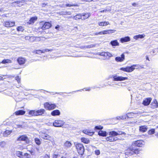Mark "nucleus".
Wrapping results in <instances>:
<instances>
[{
    "instance_id": "0eeeda50",
    "label": "nucleus",
    "mask_w": 158,
    "mask_h": 158,
    "mask_svg": "<svg viewBox=\"0 0 158 158\" xmlns=\"http://www.w3.org/2000/svg\"><path fill=\"white\" fill-rule=\"evenodd\" d=\"M144 142L142 140H137L133 142L132 144L135 146L138 147H143L144 145Z\"/></svg>"
},
{
    "instance_id": "9d476101",
    "label": "nucleus",
    "mask_w": 158,
    "mask_h": 158,
    "mask_svg": "<svg viewBox=\"0 0 158 158\" xmlns=\"http://www.w3.org/2000/svg\"><path fill=\"white\" fill-rule=\"evenodd\" d=\"M22 153L21 152L17 151L15 152V155L20 158H28V154L27 153H25L24 156L22 155Z\"/></svg>"
},
{
    "instance_id": "ddd939ff",
    "label": "nucleus",
    "mask_w": 158,
    "mask_h": 158,
    "mask_svg": "<svg viewBox=\"0 0 158 158\" xmlns=\"http://www.w3.org/2000/svg\"><path fill=\"white\" fill-rule=\"evenodd\" d=\"M41 136L42 138L44 139L48 140L51 141H52L53 140L52 138L47 134H43Z\"/></svg>"
},
{
    "instance_id": "680f3d73",
    "label": "nucleus",
    "mask_w": 158,
    "mask_h": 158,
    "mask_svg": "<svg viewBox=\"0 0 158 158\" xmlns=\"http://www.w3.org/2000/svg\"><path fill=\"white\" fill-rule=\"evenodd\" d=\"M132 5L133 6L135 7L137 6H138L137 4L135 3H133L132 4Z\"/></svg>"
},
{
    "instance_id": "f8f14e48",
    "label": "nucleus",
    "mask_w": 158,
    "mask_h": 158,
    "mask_svg": "<svg viewBox=\"0 0 158 158\" xmlns=\"http://www.w3.org/2000/svg\"><path fill=\"white\" fill-rule=\"evenodd\" d=\"M15 22H11L10 21H7L4 22L3 25L4 26L7 27H11L15 25Z\"/></svg>"
},
{
    "instance_id": "c85d7f7f",
    "label": "nucleus",
    "mask_w": 158,
    "mask_h": 158,
    "mask_svg": "<svg viewBox=\"0 0 158 158\" xmlns=\"http://www.w3.org/2000/svg\"><path fill=\"white\" fill-rule=\"evenodd\" d=\"M83 132L84 133L91 136H92L94 133V132L89 131V130L86 129L83 130Z\"/></svg>"
},
{
    "instance_id": "0e129e2a",
    "label": "nucleus",
    "mask_w": 158,
    "mask_h": 158,
    "mask_svg": "<svg viewBox=\"0 0 158 158\" xmlns=\"http://www.w3.org/2000/svg\"><path fill=\"white\" fill-rule=\"evenodd\" d=\"M95 35H101V32H97V33H96L95 34Z\"/></svg>"
},
{
    "instance_id": "5701e85b",
    "label": "nucleus",
    "mask_w": 158,
    "mask_h": 158,
    "mask_svg": "<svg viewBox=\"0 0 158 158\" xmlns=\"http://www.w3.org/2000/svg\"><path fill=\"white\" fill-rule=\"evenodd\" d=\"M45 112L44 109H41L37 110H36V116L42 115L44 114Z\"/></svg>"
},
{
    "instance_id": "69168bd1",
    "label": "nucleus",
    "mask_w": 158,
    "mask_h": 158,
    "mask_svg": "<svg viewBox=\"0 0 158 158\" xmlns=\"http://www.w3.org/2000/svg\"><path fill=\"white\" fill-rule=\"evenodd\" d=\"M123 83H125V82H122L121 83V85L122 86H125V85H123Z\"/></svg>"
},
{
    "instance_id": "e433bc0d",
    "label": "nucleus",
    "mask_w": 158,
    "mask_h": 158,
    "mask_svg": "<svg viewBox=\"0 0 158 158\" xmlns=\"http://www.w3.org/2000/svg\"><path fill=\"white\" fill-rule=\"evenodd\" d=\"M12 132V131L6 130L3 133V136L4 137H7Z\"/></svg>"
},
{
    "instance_id": "20e7f679",
    "label": "nucleus",
    "mask_w": 158,
    "mask_h": 158,
    "mask_svg": "<svg viewBox=\"0 0 158 158\" xmlns=\"http://www.w3.org/2000/svg\"><path fill=\"white\" fill-rule=\"evenodd\" d=\"M76 148L78 153L82 155L84 152V148L83 144L81 143H77L76 144Z\"/></svg>"
},
{
    "instance_id": "412c9836",
    "label": "nucleus",
    "mask_w": 158,
    "mask_h": 158,
    "mask_svg": "<svg viewBox=\"0 0 158 158\" xmlns=\"http://www.w3.org/2000/svg\"><path fill=\"white\" fill-rule=\"evenodd\" d=\"M151 100V98H147L143 100V104L145 106H148L150 104Z\"/></svg>"
},
{
    "instance_id": "13d9d810",
    "label": "nucleus",
    "mask_w": 158,
    "mask_h": 158,
    "mask_svg": "<svg viewBox=\"0 0 158 158\" xmlns=\"http://www.w3.org/2000/svg\"><path fill=\"white\" fill-rule=\"evenodd\" d=\"M58 156V154H54L53 156V158H57Z\"/></svg>"
},
{
    "instance_id": "2f4dec72",
    "label": "nucleus",
    "mask_w": 158,
    "mask_h": 158,
    "mask_svg": "<svg viewBox=\"0 0 158 158\" xmlns=\"http://www.w3.org/2000/svg\"><path fill=\"white\" fill-rule=\"evenodd\" d=\"M81 15L82 20H84L88 18L90 15V14L89 13L83 14Z\"/></svg>"
},
{
    "instance_id": "b1692460",
    "label": "nucleus",
    "mask_w": 158,
    "mask_h": 158,
    "mask_svg": "<svg viewBox=\"0 0 158 158\" xmlns=\"http://www.w3.org/2000/svg\"><path fill=\"white\" fill-rule=\"evenodd\" d=\"M148 128L145 126H142L139 127V131L142 132H146Z\"/></svg>"
},
{
    "instance_id": "09e8293b",
    "label": "nucleus",
    "mask_w": 158,
    "mask_h": 158,
    "mask_svg": "<svg viewBox=\"0 0 158 158\" xmlns=\"http://www.w3.org/2000/svg\"><path fill=\"white\" fill-rule=\"evenodd\" d=\"M6 144V142L4 141L0 143V146L2 148H4Z\"/></svg>"
},
{
    "instance_id": "7ed1b4c3",
    "label": "nucleus",
    "mask_w": 158,
    "mask_h": 158,
    "mask_svg": "<svg viewBox=\"0 0 158 158\" xmlns=\"http://www.w3.org/2000/svg\"><path fill=\"white\" fill-rule=\"evenodd\" d=\"M21 141H25L27 144H29L31 142L28 137L26 135H23L19 136L17 139L16 142H20Z\"/></svg>"
},
{
    "instance_id": "423d86ee",
    "label": "nucleus",
    "mask_w": 158,
    "mask_h": 158,
    "mask_svg": "<svg viewBox=\"0 0 158 158\" xmlns=\"http://www.w3.org/2000/svg\"><path fill=\"white\" fill-rule=\"evenodd\" d=\"M113 80L115 81H123L128 79L127 77H124L122 76H119L117 75H114L112 76Z\"/></svg>"
},
{
    "instance_id": "f704fd0d",
    "label": "nucleus",
    "mask_w": 158,
    "mask_h": 158,
    "mask_svg": "<svg viewBox=\"0 0 158 158\" xmlns=\"http://www.w3.org/2000/svg\"><path fill=\"white\" fill-rule=\"evenodd\" d=\"M98 135L101 136H106L107 135V133L106 131L100 130L98 132Z\"/></svg>"
},
{
    "instance_id": "de8ad7c7",
    "label": "nucleus",
    "mask_w": 158,
    "mask_h": 158,
    "mask_svg": "<svg viewBox=\"0 0 158 158\" xmlns=\"http://www.w3.org/2000/svg\"><path fill=\"white\" fill-rule=\"evenodd\" d=\"M35 143L37 145H39L40 144V143H41L40 141V139H39L38 138H35Z\"/></svg>"
},
{
    "instance_id": "774afa93",
    "label": "nucleus",
    "mask_w": 158,
    "mask_h": 158,
    "mask_svg": "<svg viewBox=\"0 0 158 158\" xmlns=\"http://www.w3.org/2000/svg\"><path fill=\"white\" fill-rule=\"evenodd\" d=\"M46 5V4H45V3H43L42 4V6L43 7H44V5Z\"/></svg>"
},
{
    "instance_id": "bb28decb",
    "label": "nucleus",
    "mask_w": 158,
    "mask_h": 158,
    "mask_svg": "<svg viewBox=\"0 0 158 158\" xmlns=\"http://www.w3.org/2000/svg\"><path fill=\"white\" fill-rule=\"evenodd\" d=\"M60 112L58 110H55L51 112V114L53 116L59 115L60 114Z\"/></svg>"
},
{
    "instance_id": "c9c22d12",
    "label": "nucleus",
    "mask_w": 158,
    "mask_h": 158,
    "mask_svg": "<svg viewBox=\"0 0 158 158\" xmlns=\"http://www.w3.org/2000/svg\"><path fill=\"white\" fill-rule=\"evenodd\" d=\"M136 114L133 113H128L127 114L125 115H127V118H133L136 116Z\"/></svg>"
},
{
    "instance_id": "2eb2a0df",
    "label": "nucleus",
    "mask_w": 158,
    "mask_h": 158,
    "mask_svg": "<svg viewBox=\"0 0 158 158\" xmlns=\"http://www.w3.org/2000/svg\"><path fill=\"white\" fill-rule=\"evenodd\" d=\"M52 50H49L48 49H43L42 50H38L34 51L33 52L35 54H40L42 53H44L45 52H48Z\"/></svg>"
},
{
    "instance_id": "f03ea898",
    "label": "nucleus",
    "mask_w": 158,
    "mask_h": 158,
    "mask_svg": "<svg viewBox=\"0 0 158 158\" xmlns=\"http://www.w3.org/2000/svg\"><path fill=\"white\" fill-rule=\"evenodd\" d=\"M139 66H140L138 64H134L131 67L128 66L126 68H120V69L123 71L127 72H131L135 69V67H138V68H139ZM140 67L142 68H143V67L140 66Z\"/></svg>"
},
{
    "instance_id": "79ce46f5",
    "label": "nucleus",
    "mask_w": 158,
    "mask_h": 158,
    "mask_svg": "<svg viewBox=\"0 0 158 158\" xmlns=\"http://www.w3.org/2000/svg\"><path fill=\"white\" fill-rule=\"evenodd\" d=\"M127 118V115H124L123 116H122L121 117L120 116H117L116 117V119H117L119 120V119H126Z\"/></svg>"
},
{
    "instance_id": "a18cd8bd",
    "label": "nucleus",
    "mask_w": 158,
    "mask_h": 158,
    "mask_svg": "<svg viewBox=\"0 0 158 158\" xmlns=\"http://www.w3.org/2000/svg\"><path fill=\"white\" fill-rule=\"evenodd\" d=\"M24 29L22 26L18 27L17 28V30L18 31L23 32Z\"/></svg>"
},
{
    "instance_id": "4be33fe9",
    "label": "nucleus",
    "mask_w": 158,
    "mask_h": 158,
    "mask_svg": "<svg viewBox=\"0 0 158 158\" xmlns=\"http://www.w3.org/2000/svg\"><path fill=\"white\" fill-rule=\"evenodd\" d=\"M72 145V143L69 141H66L64 144V147L65 149L70 148Z\"/></svg>"
},
{
    "instance_id": "6e6d98bb",
    "label": "nucleus",
    "mask_w": 158,
    "mask_h": 158,
    "mask_svg": "<svg viewBox=\"0 0 158 158\" xmlns=\"http://www.w3.org/2000/svg\"><path fill=\"white\" fill-rule=\"evenodd\" d=\"M95 154L97 155H99L100 153V151L99 150H97L95 151Z\"/></svg>"
},
{
    "instance_id": "052dcab7",
    "label": "nucleus",
    "mask_w": 158,
    "mask_h": 158,
    "mask_svg": "<svg viewBox=\"0 0 158 158\" xmlns=\"http://www.w3.org/2000/svg\"><path fill=\"white\" fill-rule=\"evenodd\" d=\"M43 158H50V156L46 154L44 155Z\"/></svg>"
},
{
    "instance_id": "473e14b6",
    "label": "nucleus",
    "mask_w": 158,
    "mask_h": 158,
    "mask_svg": "<svg viewBox=\"0 0 158 158\" xmlns=\"http://www.w3.org/2000/svg\"><path fill=\"white\" fill-rule=\"evenodd\" d=\"M81 141L84 143L88 144L90 142V140L88 138L85 137H82L81 138Z\"/></svg>"
},
{
    "instance_id": "f3484780",
    "label": "nucleus",
    "mask_w": 158,
    "mask_h": 158,
    "mask_svg": "<svg viewBox=\"0 0 158 158\" xmlns=\"http://www.w3.org/2000/svg\"><path fill=\"white\" fill-rule=\"evenodd\" d=\"M26 59L22 57H19L17 60V61L19 64L22 65L24 64L26 61Z\"/></svg>"
},
{
    "instance_id": "aec40b11",
    "label": "nucleus",
    "mask_w": 158,
    "mask_h": 158,
    "mask_svg": "<svg viewBox=\"0 0 158 158\" xmlns=\"http://www.w3.org/2000/svg\"><path fill=\"white\" fill-rule=\"evenodd\" d=\"M130 40V38L129 36H126L120 39V41L122 43L128 42Z\"/></svg>"
},
{
    "instance_id": "bf43d9fd",
    "label": "nucleus",
    "mask_w": 158,
    "mask_h": 158,
    "mask_svg": "<svg viewBox=\"0 0 158 158\" xmlns=\"http://www.w3.org/2000/svg\"><path fill=\"white\" fill-rule=\"evenodd\" d=\"M60 26L59 25H57L55 27V28L56 29L57 31L59 30V29L60 28Z\"/></svg>"
},
{
    "instance_id": "603ef678",
    "label": "nucleus",
    "mask_w": 158,
    "mask_h": 158,
    "mask_svg": "<svg viewBox=\"0 0 158 158\" xmlns=\"http://www.w3.org/2000/svg\"><path fill=\"white\" fill-rule=\"evenodd\" d=\"M15 79L18 82V83H20V78L19 77V76H16L15 78Z\"/></svg>"
},
{
    "instance_id": "1a4fd4ad",
    "label": "nucleus",
    "mask_w": 158,
    "mask_h": 158,
    "mask_svg": "<svg viewBox=\"0 0 158 158\" xmlns=\"http://www.w3.org/2000/svg\"><path fill=\"white\" fill-rule=\"evenodd\" d=\"M124 132L120 131H118L117 132L113 131L109 132V135L112 136H114L121 135L124 134Z\"/></svg>"
},
{
    "instance_id": "4c0bfd02",
    "label": "nucleus",
    "mask_w": 158,
    "mask_h": 158,
    "mask_svg": "<svg viewBox=\"0 0 158 158\" xmlns=\"http://www.w3.org/2000/svg\"><path fill=\"white\" fill-rule=\"evenodd\" d=\"M71 14L70 11H62L60 12V14L61 15H70Z\"/></svg>"
},
{
    "instance_id": "6ab92c4d",
    "label": "nucleus",
    "mask_w": 158,
    "mask_h": 158,
    "mask_svg": "<svg viewBox=\"0 0 158 158\" xmlns=\"http://www.w3.org/2000/svg\"><path fill=\"white\" fill-rule=\"evenodd\" d=\"M114 31V30H104L102 31H100L101 35H102L110 34V33H113V31Z\"/></svg>"
},
{
    "instance_id": "dca6fc26",
    "label": "nucleus",
    "mask_w": 158,
    "mask_h": 158,
    "mask_svg": "<svg viewBox=\"0 0 158 158\" xmlns=\"http://www.w3.org/2000/svg\"><path fill=\"white\" fill-rule=\"evenodd\" d=\"M115 60L117 62H121L125 60V55L124 53H123L121 55V57L118 56L115 58Z\"/></svg>"
},
{
    "instance_id": "37998d69",
    "label": "nucleus",
    "mask_w": 158,
    "mask_h": 158,
    "mask_svg": "<svg viewBox=\"0 0 158 158\" xmlns=\"http://www.w3.org/2000/svg\"><path fill=\"white\" fill-rule=\"evenodd\" d=\"M12 61L10 60H4L2 61L1 62L2 63V64H6V63H11Z\"/></svg>"
},
{
    "instance_id": "4468645a",
    "label": "nucleus",
    "mask_w": 158,
    "mask_h": 158,
    "mask_svg": "<svg viewBox=\"0 0 158 158\" xmlns=\"http://www.w3.org/2000/svg\"><path fill=\"white\" fill-rule=\"evenodd\" d=\"M25 2V1L24 0H22L21 1H18L14 2H13L11 4L12 6H21L23 5V4H20V3H24Z\"/></svg>"
},
{
    "instance_id": "9b49d317",
    "label": "nucleus",
    "mask_w": 158,
    "mask_h": 158,
    "mask_svg": "<svg viewBox=\"0 0 158 158\" xmlns=\"http://www.w3.org/2000/svg\"><path fill=\"white\" fill-rule=\"evenodd\" d=\"M42 26L40 28L43 30L49 29L51 26V24L49 22H46L43 25L42 23Z\"/></svg>"
},
{
    "instance_id": "cd10ccee",
    "label": "nucleus",
    "mask_w": 158,
    "mask_h": 158,
    "mask_svg": "<svg viewBox=\"0 0 158 158\" xmlns=\"http://www.w3.org/2000/svg\"><path fill=\"white\" fill-rule=\"evenodd\" d=\"M98 24L100 26H106L110 24V23L109 22L104 21L99 22Z\"/></svg>"
},
{
    "instance_id": "8fccbe9b",
    "label": "nucleus",
    "mask_w": 158,
    "mask_h": 158,
    "mask_svg": "<svg viewBox=\"0 0 158 158\" xmlns=\"http://www.w3.org/2000/svg\"><path fill=\"white\" fill-rule=\"evenodd\" d=\"M91 89V88H84L83 89H81L79 90H78L77 91H81L82 90H83L84 91L85 90V91H89Z\"/></svg>"
},
{
    "instance_id": "72a5a7b5",
    "label": "nucleus",
    "mask_w": 158,
    "mask_h": 158,
    "mask_svg": "<svg viewBox=\"0 0 158 158\" xmlns=\"http://www.w3.org/2000/svg\"><path fill=\"white\" fill-rule=\"evenodd\" d=\"M145 36V35L144 34H143L141 35H135L134 36L133 38L135 40H137L139 38H144Z\"/></svg>"
},
{
    "instance_id": "c756f323",
    "label": "nucleus",
    "mask_w": 158,
    "mask_h": 158,
    "mask_svg": "<svg viewBox=\"0 0 158 158\" xmlns=\"http://www.w3.org/2000/svg\"><path fill=\"white\" fill-rule=\"evenodd\" d=\"M37 18L36 17H32L31 18L29 21L28 22L29 24L33 23L34 22L37 20Z\"/></svg>"
},
{
    "instance_id": "e2e57ef3",
    "label": "nucleus",
    "mask_w": 158,
    "mask_h": 158,
    "mask_svg": "<svg viewBox=\"0 0 158 158\" xmlns=\"http://www.w3.org/2000/svg\"><path fill=\"white\" fill-rule=\"evenodd\" d=\"M107 10H101L100 11V12H101V13H102V12H107Z\"/></svg>"
},
{
    "instance_id": "4d7b16f0",
    "label": "nucleus",
    "mask_w": 158,
    "mask_h": 158,
    "mask_svg": "<svg viewBox=\"0 0 158 158\" xmlns=\"http://www.w3.org/2000/svg\"><path fill=\"white\" fill-rule=\"evenodd\" d=\"M17 148H18L20 149L21 150H23V149L24 148L23 147V146H19V145L17 147Z\"/></svg>"
},
{
    "instance_id": "5fc2aeb1",
    "label": "nucleus",
    "mask_w": 158,
    "mask_h": 158,
    "mask_svg": "<svg viewBox=\"0 0 158 158\" xmlns=\"http://www.w3.org/2000/svg\"><path fill=\"white\" fill-rule=\"evenodd\" d=\"M105 52H99L98 53V55H100L101 56H104L105 55Z\"/></svg>"
},
{
    "instance_id": "393cba45",
    "label": "nucleus",
    "mask_w": 158,
    "mask_h": 158,
    "mask_svg": "<svg viewBox=\"0 0 158 158\" xmlns=\"http://www.w3.org/2000/svg\"><path fill=\"white\" fill-rule=\"evenodd\" d=\"M69 18H73L75 20H78L79 19H82V15L81 14H79L76 15L75 16L73 17L72 16L69 17Z\"/></svg>"
},
{
    "instance_id": "7c9ffc66",
    "label": "nucleus",
    "mask_w": 158,
    "mask_h": 158,
    "mask_svg": "<svg viewBox=\"0 0 158 158\" xmlns=\"http://www.w3.org/2000/svg\"><path fill=\"white\" fill-rule=\"evenodd\" d=\"M110 44L113 46L119 45V43L117 40L111 41L110 42Z\"/></svg>"
},
{
    "instance_id": "864d4df0",
    "label": "nucleus",
    "mask_w": 158,
    "mask_h": 158,
    "mask_svg": "<svg viewBox=\"0 0 158 158\" xmlns=\"http://www.w3.org/2000/svg\"><path fill=\"white\" fill-rule=\"evenodd\" d=\"M103 128V127L102 126H97L95 127V129H102Z\"/></svg>"
},
{
    "instance_id": "a878e982",
    "label": "nucleus",
    "mask_w": 158,
    "mask_h": 158,
    "mask_svg": "<svg viewBox=\"0 0 158 158\" xmlns=\"http://www.w3.org/2000/svg\"><path fill=\"white\" fill-rule=\"evenodd\" d=\"M25 113V111L22 110H19L15 112L14 114L16 115H23Z\"/></svg>"
},
{
    "instance_id": "49530a36",
    "label": "nucleus",
    "mask_w": 158,
    "mask_h": 158,
    "mask_svg": "<svg viewBox=\"0 0 158 158\" xmlns=\"http://www.w3.org/2000/svg\"><path fill=\"white\" fill-rule=\"evenodd\" d=\"M66 7H71L73 6H78V5L77 4H66Z\"/></svg>"
},
{
    "instance_id": "338daca9",
    "label": "nucleus",
    "mask_w": 158,
    "mask_h": 158,
    "mask_svg": "<svg viewBox=\"0 0 158 158\" xmlns=\"http://www.w3.org/2000/svg\"><path fill=\"white\" fill-rule=\"evenodd\" d=\"M146 59L147 60H148L149 61V59L148 57V56H146Z\"/></svg>"
},
{
    "instance_id": "a19ab883",
    "label": "nucleus",
    "mask_w": 158,
    "mask_h": 158,
    "mask_svg": "<svg viewBox=\"0 0 158 158\" xmlns=\"http://www.w3.org/2000/svg\"><path fill=\"white\" fill-rule=\"evenodd\" d=\"M112 56V55L109 52H105L104 57H105L106 58H109Z\"/></svg>"
},
{
    "instance_id": "6e6552de",
    "label": "nucleus",
    "mask_w": 158,
    "mask_h": 158,
    "mask_svg": "<svg viewBox=\"0 0 158 158\" xmlns=\"http://www.w3.org/2000/svg\"><path fill=\"white\" fill-rule=\"evenodd\" d=\"M64 124V122L62 120H56L53 123V126L55 127H61Z\"/></svg>"
},
{
    "instance_id": "c03bdc74",
    "label": "nucleus",
    "mask_w": 158,
    "mask_h": 158,
    "mask_svg": "<svg viewBox=\"0 0 158 158\" xmlns=\"http://www.w3.org/2000/svg\"><path fill=\"white\" fill-rule=\"evenodd\" d=\"M155 132V129H152L148 131V133L149 135H151L154 134Z\"/></svg>"
},
{
    "instance_id": "58836bf2",
    "label": "nucleus",
    "mask_w": 158,
    "mask_h": 158,
    "mask_svg": "<svg viewBox=\"0 0 158 158\" xmlns=\"http://www.w3.org/2000/svg\"><path fill=\"white\" fill-rule=\"evenodd\" d=\"M29 115L30 116H36V110H30L28 112Z\"/></svg>"
},
{
    "instance_id": "f257e3e1",
    "label": "nucleus",
    "mask_w": 158,
    "mask_h": 158,
    "mask_svg": "<svg viewBox=\"0 0 158 158\" xmlns=\"http://www.w3.org/2000/svg\"><path fill=\"white\" fill-rule=\"evenodd\" d=\"M138 149L133 147H131L125 150V154L128 156H131L134 154H137L139 153Z\"/></svg>"
},
{
    "instance_id": "ea45409f",
    "label": "nucleus",
    "mask_w": 158,
    "mask_h": 158,
    "mask_svg": "<svg viewBox=\"0 0 158 158\" xmlns=\"http://www.w3.org/2000/svg\"><path fill=\"white\" fill-rule=\"evenodd\" d=\"M152 107L153 108H155L158 106V104L156 99H154L153 102L152 103Z\"/></svg>"
},
{
    "instance_id": "39448f33",
    "label": "nucleus",
    "mask_w": 158,
    "mask_h": 158,
    "mask_svg": "<svg viewBox=\"0 0 158 158\" xmlns=\"http://www.w3.org/2000/svg\"><path fill=\"white\" fill-rule=\"evenodd\" d=\"M44 107L45 109L48 110H51L55 109L56 107V105L54 104L47 102L44 104Z\"/></svg>"
},
{
    "instance_id": "3c124183",
    "label": "nucleus",
    "mask_w": 158,
    "mask_h": 158,
    "mask_svg": "<svg viewBox=\"0 0 158 158\" xmlns=\"http://www.w3.org/2000/svg\"><path fill=\"white\" fill-rule=\"evenodd\" d=\"M94 47L93 45H87V46H84V48H93Z\"/></svg>"
},
{
    "instance_id": "a211bd4d",
    "label": "nucleus",
    "mask_w": 158,
    "mask_h": 158,
    "mask_svg": "<svg viewBox=\"0 0 158 158\" xmlns=\"http://www.w3.org/2000/svg\"><path fill=\"white\" fill-rule=\"evenodd\" d=\"M118 138L117 137H114V136H110L107 137L106 138V139L107 141L110 142H113L118 140Z\"/></svg>"
}]
</instances>
